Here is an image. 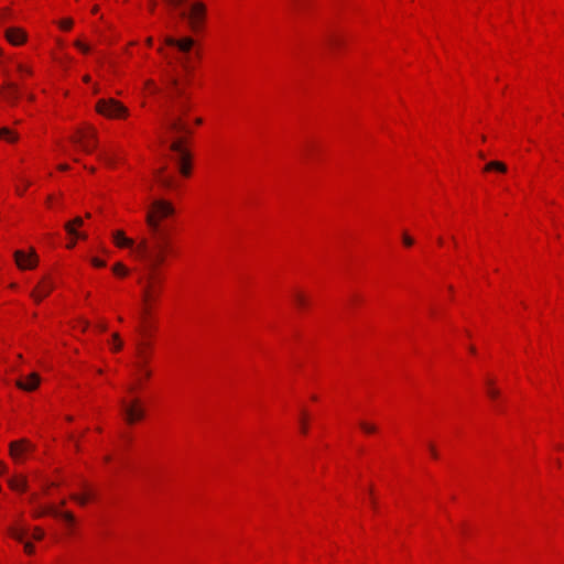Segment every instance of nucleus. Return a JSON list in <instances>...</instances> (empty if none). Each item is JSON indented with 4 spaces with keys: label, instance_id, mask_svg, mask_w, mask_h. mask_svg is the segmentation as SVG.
Returning <instances> with one entry per match:
<instances>
[{
    "label": "nucleus",
    "instance_id": "f257e3e1",
    "mask_svg": "<svg viewBox=\"0 0 564 564\" xmlns=\"http://www.w3.org/2000/svg\"><path fill=\"white\" fill-rule=\"evenodd\" d=\"M164 43L169 46L176 47L182 54L178 63L183 69V75L175 74L166 75V89L170 106L165 111V123L170 131L174 133L191 134L192 130L188 128L186 117L192 108V96L187 90L191 83V74L193 67L191 65L192 55L198 56L197 51H193L194 40L191 37L174 39L165 36Z\"/></svg>",
    "mask_w": 564,
    "mask_h": 564
},
{
    "label": "nucleus",
    "instance_id": "f03ea898",
    "mask_svg": "<svg viewBox=\"0 0 564 564\" xmlns=\"http://www.w3.org/2000/svg\"><path fill=\"white\" fill-rule=\"evenodd\" d=\"M163 248L164 246L162 245L156 246L154 250L149 253L143 243L137 249L143 262L138 282L142 288L141 295L144 305V315L150 314L152 306L158 302L161 294L163 283L161 267L165 263L167 257L162 256Z\"/></svg>",
    "mask_w": 564,
    "mask_h": 564
},
{
    "label": "nucleus",
    "instance_id": "7ed1b4c3",
    "mask_svg": "<svg viewBox=\"0 0 564 564\" xmlns=\"http://www.w3.org/2000/svg\"><path fill=\"white\" fill-rule=\"evenodd\" d=\"M174 212L173 205L166 200L156 199L151 204V208L145 216V223L151 231V239L143 238L140 240V246L144 243L145 250L149 253L154 250V247L161 246V243L164 246L162 256H167L172 251L170 236L162 230L160 221L172 216Z\"/></svg>",
    "mask_w": 564,
    "mask_h": 564
},
{
    "label": "nucleus",
    "instance_id": "20e7f679",
    "mask_svg": "<svg viewBox=\"0 0 564 564\" xmlns=\"http://www.w3.org/2000/svg\"><path fill=\"white\" fill-rule=\"evenodd\" d=\"M178 14L182 19L187 21L194 32H197L203 28L206 17V6L200 1H196L191 3L188 9L181 10Z\"/></svg>",
    "mask_w": 564,
    "mask_h": 564
},
{
    "label": "nucleus",
    "instance_id": "39448f33",
    "mask_svg": "<svg viewBox=\"0 0 564 564\" xmlns=\"http://www.w3.org/2000/svg\"><path fill=\"white\" fill-rule=\"evenodd\" d=\"M98 113L109 118H123L128 116V109L118 100L113 98L99 99L95 106Z\"/></svg>",
    "mask_w": 564,
    "mask_h": 564
},
{
    "label": "nucleus",
    "instance_id": "423d86ee",
    "mask_svg": "<svg viewBox=\"0 0 564 564\" xmlns=\"http://www.w3.org/2000/svg\"><path fill=\"white\" fill-rule=\"evenodd\" d=\"M184 139L180 138L174 140L170 144V149L177 154L176 162L178 164V170L182 175L188 176L191 174V155L187 150L184 149Z\"/></svg>",
    "mask_w": 564,
    "mask_h": 564
},
{
    "label": "nucleus",
    "instance_id": "0eeeda50",
    "mask_svg": "<svg viewBox=\"0 0 564 564\" xmlns=\"http://www.w3.org/2000/svg\"><path fill=\"white\" fill-rule=\"evenodd\" d=\"M78 137L72 138V141L82 145V149L90 153L97 147V134L93 127H88L86 130H78Z\"/></svg>",
    "mask_w": 564,
    "mask_h": 564
},
{
    "label": "nucleus",
    "instance_id": "6e6552de",
    "mask_svg": "<svg viewBox=\"0 0 564 564\" xmlns=\"http://www.w3.org/2000/svg\"><path fill=\"white\" fill-rule=\"evenodd\" d=\"M33 448L34 446L26 440L14 441L10 443V455L17 463H21Z\"/></svg>",
    "mask_w": 564,
    "mask_h": 564
},
{
    "label": "nucleus",
    "instance_id": "1a4fd4ad",
    "mask_svg": "<svg viewBox=\"0 0 564 564\" xmlns=\"http://www.w3.org/2000/svg\"><path fill=\"white\" fill-rule=\"evenodd\" d=\"M14 260L19 269L25 270V269H33L37 264V256L34 250H31L29 254H25L21 250H17L13 253Z\"/></svg>",
    "mask_w": 564,
    "mask_h": 564
},
{
    "label": "nucleus",
    "instance_id": "9d476101",
    "mask_svg": "<svg viewBox=\"0 0 564 564\" xmlns=\"http://www.w3.org/2000/svg\"><path fill=\"white\" fill-rule=\"evenodd\" d=\"M115 243L120 248H130L132 252L135 254L138 259L142 261L141 256L138 253V248L140 246V242L138 245L134 243V241L131 238H128L124 236V232L121 230H117L112 235Z\"/></svg>",
    "mask_w": 564,
    "mask_h": 564
},
{
    "label": "nucleus",
    "instance_id": "9b49d317",
    "mask_svg": "<svg viewBox=\"0 0 564 564\" xmlns=\"http://www.w3.org/2000/svg\"><path fill=\"white\" fill-rule=\"evenodd\" d=\"M121 404L129 423H133L134 421L143 417V410L139 404V400H134L131 404H127L124 401H121Z\"/></svg>",
    "mask_w": 564,
    "mask_h": 564
},
{
    "label": "nucleus",
    "instance_id": "f8f14e48",
    "mask_svg": "<svg viewBox=\"0 0 564 564\" xmlns=\"http://www.w3.org/2000/svg\"><path fill=\"white\" fill-rule=\"evenodd\" d=\"M28 533V529L11 527L9 528V534L17 541L24 543V551L28 554H32L34 552V545L30 542H24V538Z\"/></svg>",
    "mask_w": 564,
    "mask_h": 564
},
{
    "label": "nucleus",
    "instance_id": "ddd939ff",
    "mask_svg": "<svg viewBox=\"0 0 564 564\" xmlns=\"http://www.w3.org/2000/svg\"><path fill=\"white\" fill-rule=\"evenodd\" d=\"M6 39L12 45H21L26 41V33L20 28H9L6 30Z\"/></svg>",
    "mask_w": 564,
    "mask_h": 564
},
{
    "label": "nucleus",
    "instance_id": "4468645a",
    "mask_svg": "<svg viewBox=\"0 0 564 564\" xmlns=\"http://www.w3.org/2000/svg\"><path fill=\"white\" fill-rule=\"evenodd\" d=\"M15 384L18 388H20L22 390L33 391L40 384V376L37 373L33 372L26 377L25 381L18 380L15 382Z\"/></svg>",
    "mask_w": 564,
    "mask_h": 564
},
{
    "label": "nucleus",
    "instance_id": "2eb2a0df",
    "mask_svg": "<svg viewBox=\"0 0 564 564\" xmlns=\"http://www.w3.org/2000/svg\"><path fill=\"white\" fill-rule=\"evenodd\" d=\"M4 98L14 105L20 97L19 86L13 82H7L3 86Z\"/></svg>",
    "mask_w": 564,
    "mask_h": 564
},
{
    "label": "nucleus",
    "instance_id": "dca6fc26",
    "mask_svg": "<svg viewBox=\"0 0 564 564\" xmlns=\"http://www.w3.org/2000/svg\"><path fill=\"white\" fill-rule=\"evenodd\" d=\"M52 290L53 285L51 283H46L43 281L31 292V297L36 303H40L42 299H44L51 293Z\"/></svg>",
    "mask_w": 564,
    "mask_h": 564
},
{
    "label": "nucleus",
    "instance_id": "f3484780",
    "mask_svg": "<svg viewBox=\"0 0 564 564\" xmlns=\"http://www.w3.org/2000/svg\"><path fill=\"white\" fill-rule=\"evenodd\" d=\"M44 514H52L54 517H61L63 518L65 521L69 522V523H73L74 522V516L70 513V512H59L57 511L56 509L54 508H43L41 510H39L36 513H35V517H42Z\"/></svg>",
    "mask_w": 564,
    "mask_h": 564
},
{
    "label": "nucleus",
    "instance_id": "a211bd4d",
    "mask_svg": "<svg viewBox=\"0 0 564 564\" xmlns=\"http://www.w3.org/2000/svg\"><path fill=\"white\" fill-rule=\"evenodd\" d=\"M9 486L17 491H23L26 488V479L23 476H14L9 480Z\"/></svg>",
    "mask_w": 564,
    "mask_h": 564
},
{
    "label": "nucleus",
    "instance_id": "6ab92c4d",
    "mask_svg": "<svg viewBox=\"0 0 564 564\" xmlns=\"http://www.w3.org/2000/svg\"><path fill=\"white\" fill-rule=\"evenodd\" d=\"M484 170L486 172H490V171H497V172H500V173H506L507 172V166L505 163L500 162V161H491L489 163H487L484 167Z\"/></svg>",
    "mask_w": 564,
    "mask_h": 564
},
{
    "label": "nucleus",
    "instance_id": "aec40b11",
    "mask_svg": "<svg viewBox=\"0 0 564 564\" xmlns=\"http://www.w3.org/2000/svg\"><path fill=\"white\" fill-rule=\"evenodd\" d=\"M494 383L492 379L486 380V393L490 399L497 400L500 395V391L494 387Z\"/></svg>",
    "mask_w": 564,
    "mask_h": 564
},
{
    "label": "nucleus",
    "instance_id": "412c9836",
    "mask_svg": "<svg viewBox=\"0 0 564 564\" xmlns=\"http://www.w3.org/2000/svg\"><path fill=\"white\" fill-rule=\"evenodd\" d=\"M84 221L80 217L74 218L72 221L65 224V230L68 235H75L76 229L75 226H83Z\"/></svg>",
    "mask_w": 564,
    "mask_h": 564
},
{
    "label": "nucleus",
    "instance_id": "4be33fe9",
    "mask_svg": "<svg viewBox=\"0 0 564 564\" xmlns=\"http://www.w3.org/2000/svg\"><path fill=\"white\" fill-rule=\"evenodd\" d=\"M2 138L9 142H15L19 139L18 134L7 127L0 129V139Z\"/></svg>",
    "mask_w": 564,
    "mask_h": 564
},
{
    "label": "nucleus",
    "instance_id": "5701e85b",
    "mask_svg": "<svg viewBox=\"0 0 564 564\" xmlns=\"http://www.w3.org/2000/svg\"><path fill=\"white\" fill-rule=\"evenodd\" d=\"M164 170H165V167L160 169L156 172V176L163 187L171 188L173 186V180L171 177L163 176Z\"/></svg>",
    "mask_w": 564,
    "mask_h": 564
},
{
    "label": "nucleus",
    "instance_id": "b1692460",
    "mask_svg": "<svg viewBox=\"0 0 564 564\" xmlns=\"http://www.w3.org/2000/svg\"><path fill=\"white\" fill-rule=\"evenodd\" d=\"M112 271L115 274L120 276H126L129 272V270L121 262L116 263L112 267Z\"/></svg>",
    "mask_w": 564,
    "mask_h": 564
},
{
    "label": "nucleus",
    "instance_id": "393cba45",
    "mask_svg": "<svg viewBox=\"0 0 564 564\" xmlns=\"http://www.w3.org/2000/svg\"><path fill=\"white\" fill-rule=\"evenodd\" d=\"M294 302L295 304L300 307V308H304L307 304V301H306V297L300 293V292H295L294 295Z\"/></svg>",
    "mask_w": 564,
    "mask_h": 564
},
{
    "label": "nucleus",
    "instance_id": "a878e982",
    "mask_svg": "<svg viewBox=\"0 0 564 564\" xmlns=\"http://www.w3.org/2000/svg\"><path fill=\"white\" fill-rule=\"evenodd\" d=\"M359 426L367 434H371V433H375L377 431V427H376L375 424H371V423H368V422H365V421L359 422Z\"/></svg>",
    "mask_w": 564,
    "mask_h": 564
},
{
    "label": "nucleus",
    "instance_id": "bb28decb",
    "mask_svg": "<svg viewBox=\"0 0 564 564\" xmlns=\"http://www.w3.org/2000/svg\"><path fill=\"white\" fill-rule=\"evenodd\" d=\"M59 28L63 29V30H70L72 26H73V20L67 18V19H64L62 21H59L58 23Z\"/></svg>",
    "mask_w": 564,
    "mask_h": 564
},
{
    "label": "nucleus",
    "instance_id": "cd10ccee",
    "mask_svg": "<svg viewBox=\"0 0 564 564\" xmlns=\"http://www.w3.org/2000/svg\"><path fill=\"white\" fill-rule=\"evenodd\" d=\"M72 499L78 502L80 506H85L88 501V496L73 495Z\"/></svg>",
    "mask_w": 564,
    "mask_h": 564
},
{
    "label": "nucleus",
    "instance_id": "c85d7f7f",
    "mask_svg": "<svg viewBox=\"0 0 564 564\" xmlns=\"http://www.w3.org/2000/svg\"><path fill=\"white\" fill-rule=\"evenodd\" d=\"M170 7L178 8L182 4L186 3L188 0H164Z\"/></svg>",
    "mask_w": 564,
    "mask_h": 564
},
{
    "label": "nucleus",
    "instance_id": "c756f323",
    "mask_svg": "<svg viewBox=\"0 0 564 564\" xmlns=\"http://www.w3.org/2000/svg\"><path fill=\"white\" fill-rule=\"evenodd\" d=\"M74 45L85 54L90 51V47L79 40L75 41Z\"/></svg>",
    "mask_w": 564,
    "mask_h": 564
},
{
    "label": "nucleus",
    "instance_id": "7c9ffc66",
    "mask_svg": "<svg viewBox=\"0 0 564 564\" xmlns=\"http://www.w3.org/2000/svg\"><path fill=\"white\" fill-rule=\"evenodd\" d=\"M32 538L37 541L42 540L44 538L43 530L40 528H35Z\"/></svg>",
    "mask_w": 564,
    "mask_h": 564
},
{
    "label": "nucleus",
    "instance_id": "2f4dec72",
    "mask_svg": "<svg viewBox=\"0 0 564 564\" xmlns=\"http://www.w3.org/2000/svg\"><path fill=\"white\" fill-rule=\"evenodd\" d=\"M112 339L115 340V347L113 349L117 351V350H120L121 347H122V341L120 340V337L119 335L116 333L112 335Z\"/></svg>",
    "mask_w": 564,
    "mask_h": 564
},
{
    "label": "nucleus",
    "instance_id": "473e14b6",
    "mask_svg": "<svg viewBox=\"0 0 564 564\" xmlns=\"http://www.w3.org/2000/svg\"><path fill=\"white\" fill-rule=\"evenodd\" d=\"M427 447H429V451H430L431 456H432L433 458H435V459H436V458H438V453H437V451H436L435 446H434L432 443H429V444H427Z\"/></svg>",
    "mask_w": 564,
    "mask_h": 564
},
{
    "label": "nucleus",
    "instance_id": "72a5a7b5",
    "mask_svg": "<svg viewBox=\"0 0 564 564\" xmlns=\"http://www.w3.org/2000/svg\"><path fill=\"white\" fill-rule=\"evenodd\" d=\"M403 243H404L406 247H411V246L414 243V240H413V238H411L409 235L404 234V235H403Z\"/></svg>",
    "mask_w": 564,
    "mask_h": 564
},
{
    "label": "nucleus",
    "instance_id": "f704fd0d",
    "mask_svg": "<svg viewBox=\"0 0 564 564\" xmlns=\"http://www.w3.org/2000/svg\"><path fill=\"white\" fill-rule=\"evenodd\" d=\"M91 263H93L95 267H97V268H102V267H105V265H106V262H105V261H102V260H100V259H98V258H93V259H91Z\"/></svg>",
    "mask_w": 564,
    "mask_h": 564
},
{
    "label": "nucleus",
    "instance_id": "c9c22d12",
    "mask_svg": "<svg viewBox=\"0 0 564 564\" xmlns=\"http://www.w3.org/2000/svg\"><path fill=\"white\" fill-rule=\"evenodd\" d=\"M138 356L143 360L145 361L148 356L147 354L143 351L142 349V345L141 344H138Z\"/></svg>",
    "mask_w": 564,
    "mask_h": 564
},
{
    "label": "nucleus",
    "instance_id": "e433bc0d",
    "mask_svg": "<svg viewBox=\"0 0 564 564\" xmlns=\"http://www.w3.org/2000/svg\"><path fill=\"white\" fill-rule=\"evenodd\" d=\"M145 86L152 90V93H156L159 88L155 86V84L152 80H147Z\"/></svg>",
    "mask_w": 564,
    "mask_h": 564
},
{
    "label": "nucleus",
    "instance_id": "4c0bfd02",
    "mask_svg": "<svg viewBox=\"0 0 564 564\" xmlns=\"http://www.w3.org/2000/svg\"><path fill=\"white\" fill-rule=\"evenodd\" d=\"M18 70H19V72H21V73H25V74H28V75L32 74L31 68L25 67V66H23V65H21V64H19V65H18Z\"/></svg>",
    "mask_w": 564,
    "mask_h": 564
},
{
    "label": "nucleus",
    "instance_id": "58836bf2",
    "mask_svg": "<svg viewBox=\"0 0 564 564\" xmlns=\"http://www.w3.org/2000/svg\"><path fill=\"white\" fill-rule=\"evenodd\" d=\"M137 366H138V368L143 372V375H144L147 378H149V377L151 376V372H150L149 370H147V369L143 367V364H142V362L138 364Z\"/></svg>",
    "mask_w": 564,
    "mask_h": 564
},
{
    "label": "nucleus",
    "instance_id": "ea45409f",
    "mask_svg": "<svg viewBox=\"0 0 564 564\" xmlns=\"http://www.w3.org/2000/svg\"><path fill=\"white\" fill-rule=\"evenodd\" d=\"M73 237H76L78 239H86L87 238V235L86 234H83V232H78L76 230V234L75 235H72Z\"/></svg>",
    "mask_w": 564,
    "mask_h": 564
},
{
    "label": "nucleus",
    "instance_id": "a19ab883",
    "mask_svg": "<svg viewBox=\"0 0 564 564\" xmlns=\"http://www.w3.org/2000/svg\"><path fill=\"white\" fill-rule=\"evenodd\" d=\"M9 13H10V10L6 8V9H3V10L0 12V18L2 19V18H4V17H8V15H9Z\"/></svg>",
    "mask_w": 564,
    "mask_h": 564
},
{
    "label": "nucleus",
    "instance_id": "79ce46f5",
    "mask_svg": "<svg viewBox=\"0 0 564 564\" xmlns=\"http://www.w3.org/2000/svg\"><path fill=\"white\" fill-rule=\"evenodd\" d=\"M68 438H69L72 442H74V446H75V448H76V449H79L78 442L74 440V436H73L72 434H70V435H68Z\"/></svg>",
    "mask_w": 564,
    "mask_h": 564
},
{
    "label": "nucleus",
    "instance_id": "37998d69",
    "mask_svg": "<svg viewBox=\"0 0 564 564\" xmlns=\"http://www.w3.org/2000/svg\"><path fill=\"white\" fill-rule=\"evenodd\" d=\"M69 169V166L67 164H59L58 165V170L61 171H67Z\"/></svg>",
    "mask_w": 564,
    "mask_h": 564
},
{
    "label": "nucleus",
    "instance_id": "c03bdc74",
    "mask_svg": "<svg viewBox=\"0 0 564 564\" xmlns=\"http://www.w3.org/2000/svg\"><path fill=\"white\" fill-rule=\"evenodd\" d=\"M155 6H156L155 1H150V2H149V9H150V11H153V10L155 9Z\"/></svg>",
    "mask_w": 564,
    "mask_h": 564
},
{
    "label": "nucleus",
    "instance_id": "a18cd8bd",
    "mask_svg": "<svg viewBox=\"0 0 564 564\" xmlns=\"http://www.w3.org/2000/svg\"><path fill=\"white\" fill-rule=\"evenodd\" d=\"M329 44L330 45H337V44H339V40H337V39H329Z\"/></svg>",
    "mask_w": 564,
    "mask_h": 564
},
{
    "label": "nucleus",
    "instance_id": "49530a36",
    "mask_svg": "<svg viewBox=\"0 0 564 564\" xmlns=\"http://www.w3.org/2000/svg\"><path fill=\"white\" fill-rule=\"evenodd\" d=\"M301 431H302V433H306L307 432V427H306L304 421L302 422Z\"/></svg>",
    "mask_w": 564,
    "mask_h": 564
},
{
    "label": "nucleus",
    "instance_id": "de8ad7c7",
    "mask_svg": "<svg viewBox=\"0 0 564 564\" xmlns=\"http://www.w3.org/2000/svg\"><path fill=\"white\" fill-rule=\"evenodd\" d=\"M194 122H195L196 124H202L203 120H202V118H195V119H194Z\"/></svg>",
    "mask_w": 564,
    "mask_h": 564
},
{
    "label": "nucleus",
    "instance_id": "09e8293b",
    "mask_svg": "<svg viewBox=\"0 0 564 564\" xmlns=\"http://www.w3.org/2000/svg\"><path fill=\"white\" fill-rule=\"evenodd\" d=\"M24 189H25V187H24V188H23V187L17 188V193H18L19 195H22V194H23V192H24Z\"/></svg>",
    "mask_w": 564,
    "mask_h": 564
},
{
    "label": "nucleus",
    "instance_id": "8fccbe9b",
    "mask_svg": "<svg viewBox=\"0 0 564 564\" xmlns=\"http://www.w3.org/2000/svg\"><path fill=\"white\" fill-rule=\"evenodd\" d=\"M98 9H99V8H98V6H94V7H93V9H91V12H93V13H97V12H98Z\"/></svg>",
    "mask_w": 564,
    "mask_h": 564
},
{
    "label": "nucleus",
    "instance_id": "3c124183",
    "mask_svg": "<svg viewBox=\"0 0 564 564\" xmlns=\"http://www.w3.org/2000/svg\"><path fill=\"white\" fill-rule=\"evenodd\" d=\"M83 80H84L85 83H89V82H90V77H89L88 75H86V76H84Z\"/></svg>",
    "mask_w": 564,
    "mask_h": 564
},
{
    "label": "nucleus",
    "instance_id": "603ef678",
    "mask_svg": "<svg viewBox=\"0 0 564 564\" xmlns=\"http://www.w3.org/2000/svg\"><path fill=\"white\" fill-rule=\"evenodd\" d=\"M88 327V322H84V325H83V330H86Z\"/></svg>",
    "mask_w": 564,
    "mask_h": 564
},
{
    "label": "nucleus",
    "instance_id": "864d4df0",
    "mask_svg": "<svg viewBox=\"0 0 564 564\" xmlns=\"http://www.w3.org/2000/svg\"><path fill=\"white\" fill-rule=\"evenodd\" d=\"M147 43H148V45H151L152 44V37H148Z\"/></svg>",
    "mask_w": 564,
    "mask_h": 564
},
{
    "label": "nucleus",
    "instance_id": "5fc2aeb1",
    "mask_svg": "<svg viewBox=\"0 0 564 564\" xmlns=\"http://www.w3.org/2000/svg\"><path fill=\"white\" fill-rule=\"evenodd\" d=\"M94 93L97 94L99 91L98 87L95 85L93 88Z\"/></svg>",
    "mask_w": 564,
    "mask_h": 564
},
{
    "label": "nucleus",
    "instance_id": "6e6d98bb",
    "mask_svg": "<svg viewBox=\"0 0 564 564\" xmlns=\"http://www.w3.org/2000/svg\"><path fill=\"white\" fill-rule=\"evenodd\" d=\"M74 246H75V241H72V242H69V243H68V246H67V247H68V248H73Z\"/></svg>",
    "mask_w": 564,
    "mask_h": 564
},
{
    "label": "nucleus",
    "instance_id": "4d7b16f0",
    "mask_svg": "<svg viewBox=\"0 0 564 564\" xmlns=\"http://www.w3.org/2000/svg\"><path fill=\"white\" fill-rule=\"evenodd\" d=\"M99 328H100V330H105V329H106V325H105V324H101V325L99 326Z\"/></svg>",
    "mask_w": 564,
    "mask_h": 564
},
{
    "label": "nucleus",
    "instance_id": "13d9d810",
    "mask_svg": "<svg viewBox=\"0 0 564 564\" xmlns=\"http://www.w3.org/2000/svg\"><path fill=\"white\" fill-rule=\"evenodd\" d=\"M479 158H481V159H484V158H485V155H484V153H482V152H480V153H479Z\"/></svg>",
    "mask_w": 564,
    "mask_h": 564
},
{
    "label": "nucleus",
    "instance_id": "bf43d9fd",
    "mask_svg": "<svg viewBox=\"0 0 564 564\" xmlns=\"http://www.w3.org/2000/svg\"><path fill=\"white\" fill-rule=\"evenodd\" d=\"M47 202L52 203V197L51 196H48Z\"/></svg>",
    "mask_w": 564,
    "mask_h": 564
}]
</instances>
